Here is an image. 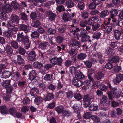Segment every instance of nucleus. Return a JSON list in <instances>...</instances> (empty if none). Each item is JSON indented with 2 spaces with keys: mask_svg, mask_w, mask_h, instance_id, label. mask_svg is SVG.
Instances as JSON below:
<instances>
[{
  "mask_svg": "<svg viewBox=\"0 0 123 123\" xmlns=\"http://www.w3.org/2000/svg\"><path fill=\"white\" fill-rule=\"evenodd\" d=\"M87 31L86 30L83 28L80 29L78 27H75L74 29H72L70 31L69 34L70 36H74L75 37H77V39H79V37H82L81 40L82 42H85L86 41V37H88L89 38L90 36H89L87 37L86 35Z\"/></svg>",
  "mask_w": 123,
  "mask_h": 123,
  "instance_id": "obj_1",
  "label": "nucleus"
},
{
  "mask_svg": "<svg viewBox=\"0 0 123 123\" xmlns=\"http://www.w3.org/2000/svg\"><path fill=\"white\" fill-rule=\"evenodd\" d=\"M16 40L17 41L22 43L25 49H27L29 48L31 44V41L28 35H24L23 32L19 33L17 34Z\"/></svg>",
  "mask_w": 123,
  "mask_h": 123,
  "instance_id": "obj_2",
  "label": "nucleus"
},
{
  "mask_svg": "<svg viewBox=\"0 0 123 123\" xmlns=\"http://www.w3.org/2000/svg\"><path fill=\"white\" fill-rule=\"evenodd\" d=\"M109 88V91H108L107 94L109 98L110 99L112 100L114 98H117L118 94L117 90L116 87H112L110 83L108 82L107 84V86Z\"/></svg>",
  "mask_w": 123,
  "mask_h": 123,
  "instance_id": "obj_3",
  "label": "nucleus"
},
{
  "mask_svg": "<svg viewBox=\"0 0 123 123\" xmlns=\"http://www.w3.org/2000/svg\"><path fill=\"white\" fill-rule=\"evenodd\" d=\"M110 100V99L108 98L106 96L103 95L100 99L101 103L103 106L101 107L102 109L106 111L108 109L111 102Z\"/></svg>",
  "mask_w": 123,
  "mask_h": 123,
  "instance_id": "obj_4",
  "label": "nucleus"
},
{
  "mask_svg": "<svg viewBox=\"0 0 123 123\" xmlns=\"http://www.w3.org/2000/svg\"><path fill=\"white\" fill-rule=\"evenodd\" d=\"M93 98L92 96L90 94L84 95L83 98V103L84 107L86 108L89 106L91 100Z\"/></svg>",
  "mask_w": 123,
  "mask_h": 123,
  "instance_id": "obj_5",
  "label": "nucleus"
},
{
  "mask_svg": "<svg viewBox=\"0 0 123 123\" xmlns=\"http://www.w3.org/2000/svg\"><path fill=\"white\" fill-rule=\"evenodd\" d=\"M37 75V74L36 73L35 71L32 70L29 74V79L31 81L34 80L35 81L38 82L39 80Z\"/></svg>",
  "mask_w": 123,
  "mask_h": 123,
  "instance_id": "obj_6",
  "label": "nucleus"
},
{
  "mask_svg": "<svg viewBox=\"0 0 123 123\" xmlns=\"http://www.w3.org/2000/svg\"><path fill=\"white\" fill-rule=\"evenodd\" d=\"M18 27L19 30L24 31L26 33L29 32L31 29L30 26L23 24L19 25Z\"/></svg>",
  "mask_w": 123,
  "mask_h": 123,
  "instance_id": "obj_7",
  "label": "nucleus"
},
{
  "mask_svg": "<svg viewBox=\"0 0 123 123\" xmlns=\"http://www.w3.org/2000/svg\"><path fill=\"white\" fill-rule=\"evenodd\" d=\"M120 58L119 56L117 55L110 56L109 57L108 61L116 64H118L119 62Z\"/></svg>",
  "mask_w": 123,
  "mask_h": 123,
  "instance_id": "obj_8",
  "label": "nucleus"
},
{
  "mask_svg": "<svg viewBox=\"0 0 123 123\" xmlns=\"http://www.w3.org/2000/svg\"><path fill=\"white\" fill-rule=\"evenodd\" d=\"M123 80V74L119 73L116 75L115 79L113 80V82L115 85H118Z\"/></svg>",
  "mask_w": 123,
  "mask_h": 123,
  "instance_id": "obj_9",
  "label": "nucleus"
},
{
  "mask_svg": "<svg viewBox=\"0 0 123 123\" xmlns=\"http://www.w3.org/2000/svg\"><path fill=\"white\" fill-rule=\"evenodd\" d=\"M91 80H87L84 82L81 81V87L83 89L86 90L88 89L90 86L91 83Z\"/></svg>",
  "mask_w": 123,
  "mask_h": 123,
  "instance_id": "obj_10",
  "label": "nucleus"
},
{
  "mask_svg": "<svg viewBox=\"0 0 123 123\" xmlns=\"http://www.w3.org/2000/svg\"><path fill=\"white\" fill-rule=\"evenodd\" d=\"M110 23V22H107V23L104 22V24H102L101 26L102 27L105 29L106 32L108 34H109L112 30V27L111 26H107Z\"/></svg>",
  "mask_w": 123,
  "mask_h": 123,
  "instance_id": "obj_11",
  "label": "nucleus"
},
{
  "mask_svg": "<svg viewBox=\"0 0 123 123\" xmlns=\"http://www.w3.org/2000/svg\"><path fill=\"white\" fill-rule=\"evenodd\" d=\"M36 56L35 51L32 50L29 53L28 55L27 59L29 61H31L35 60Z\"/></svg>",
  "mask_w": 123,
  "mask_h": 123,
  "instance_id": "obj_12",
  "label": "nucleus"
},
{
  "mask_svg": "<svg viewBox=\"0 0 123 123\" xmlns=\"http://www.w3.org/2000/svg\"><path fill=\"white\" fill-rule=\"evenodd\" d=\"M55 96L52 93H48L44 96L43 100L45 101H50L53 99Z\"/></svg>",
  "mask_w": 123,
  "mask_h": 123,
  "instance_id": "obj_13",
  "label": "nucleus"
},
{
  "mask_svg": "<svg viewBox=\"0 0 123 123\" xmlns=\"http://www.w3.org/2000/svg\"><path fill=\"white\" fill-rule=\"evenodd\" d=\"M72 43L70 44L69 46L70 47H75L77 48H79L81 46L80 43L74 39L71 40Z\"/></svg>",
  "mask_w": 123,
  "mask_h": 123,
  "instance_id": "obj_14",
  "label": "nucleus"
},
{
  "mask_svg": "<svg viewBox=\"0 0 123 123\" xmlns=\"http://www.w3.org/2000/svg\"><path fill=\"white\" fill-rule=\"evenodd\" d=\"M82 103L80 101L77 102L74 104L71 107L74 110L75 112L80 110L81 107Z\"/></svg>",
  "mask_w": 123,
  "mask_h": 123,
  "instance_id": "obj_15",
  "label": "nucleus"
},
{
  "mask_svg": "<svg viewBox=\"0 0 123 123\" xmlns=\"http://www.w3.org/2000/svg\"><path fill=\"white\" fill-rule=\"evenodd\" d=\"M62 19L64 22L70 21L72 20L71 18V14L68 12L64 13L63 14Z\"/></svg>",
  "mask_w": 123,
  "mask_h": 123,
  "instance_id": "obj_16",
  "label": "nucleus"
},
{
  "mask_svg": "<svg viewBox=\"0 0 123 123\" xmlns=\"http://www.w3.org/2000/svg\"><path fill=\"white\" fill-rule=\"evenodd\" d=\"M79 66H78L76 67L75 66H72L70 67L69 69V71L70 73L73 75H75L76 72L78 70H80Z\"/></svg>",
  "mask_w": 123,
  "mask_h": 123,
  "instance_id": "obj_17",
  "label": "nucleus"
},
{
  "mask_svg": "<svg viewBox=\"0 0 123 123\" xmlns=\"http://www.w3.org/2000/svg\"><path fill=\"white\" fill-rule=\"evenodd\" d=\"M12 10V8L9 4L5 5L2 7V10L6 13H8L11 12Z\"/></svg>",
  "mask_w": 123,
  "mask_h": 123,
  "instance_id": "obj_18",
  "label": "nucleus"
},
{
  "mask_svg": "<svg viewBox=\"0 0 123 123\" xmlns=\"http://www.w3.org/2000/svg\"><path fill=\"white\" fill-rule=\"evenodd\" d=\"M46 13L50 21H52L55 19L56 16L55 14L53 13L52 11H47Z\"/></svg>",
  "mask_w": 123,
  "mask_h": 123,
  "instance_id": "obj_19",
  "label": "nucleus"
},
{
  "mask_svg": "<svg viewBox=\"0 0 123 123\" xmlns=\"http://www.w3.org/2000/svg\"><path fill=\"white\" fill-rule=\"evenodd\" d=\"M10 18L15 25L19 23L20 20L19 18L17 15L15 14L12 15L11 16Z\"/></svg>",
  "mask_w": 123,
  "mask_h": 123,
  "instance_id": "obj_20",
  "label": "nucleus"
},
{
  "mask_svg": "<svg viewBox=\"0 0 123 123\" xmlns=\"http://www.w3.org/2000/svg\"><path fill=\"white\" fill-rule=\"evenodd\" d=\"M114 35L115 38L117 40L120 39L121 35V31L118 29H114Z\"/></svg>",
  "mask_w": 123,
  "mask_h": 123,
  "instance_id": "obj_21",
  "label": "nucleus"
},
{
  "mask_svg": "<svg viewBox=\"0 0 123 123\" xmlns=\"http://www.w3.org/2000/svg\"><path fill=\"white\" fill-rule=\"evenodd\" d=\"M118 11L117 9H112L109 12L110 17L111 18H113L118 14Z\"/></svg>",
  "mask_w": 123,
  "mask_h": 123,
  "instance_id": "obj_22",
  "label": "nucleus"
},
{
  "mask_svg": "<svg viewBox=\"0 0 123 123\" xmlns=\"http://www.w3.org/2000/svg\"><path fill=\"white\" fill-rule=\"evenodd\" d=\"M8 110L7 107L5 105H3L0 106L1 113L2 115L8 114Z\"/></svg>",
  "mask_w": 123,
  "mask_h": 123,
  "instance_id": "obj_23",
  "label": "nucleus"
},
{
  "mask_svg": "<svg viewBox=\"0 0 123 123\" xmlns=\"http://www.w3.org/2000/svg\"><path fill=\"white\" fill-rule=\"evenodd\" d=\"M49 43L47 42L41 43L39 44V48L41 49L44 50L48 48Z\"/></svg>",
  "mask_w": 123,
  "mask_h": 123,
  "instance_id": "obj_24",
  "label": "nucleus"
},
{
  "mask_svg": "<svg viewBox=\"0 0 123 123\" xmlns=\"http://www.w3.org/2000/svg\"><path fill=\"white\" fill-rule=\"evenodd\" d=\"M5 49V53L6 55H10L12 53V47L9 45L7 44Z\"/></svg>",
  "mask_w": 123,
  "mask_h": 123,
  "instance_id": "obj_25",
  "label": "nucleus"
},
{
  "mask_svg": "<svg viewBox=\"0 0 123 123\" xmlns=\"http://www.w3.org/2000/svg\"><path fill=\"white\" fill-rule=\"evenodd\" d=\"M49 46L51 48H53L57 45L56 39L55 38L53 37L49 38Z\"/></svg>",
  "mask_w": 123,
  "mask_h": 123,
  "instance_id": "obj_26",
  "label": "nucleus"
},
{
  "mask_svg": "<svg viewBox=\"0 0 123 123\" xmlns=\"http://www.w3.org/2000/svg\"><path fill=\"white\" fill-rule=\"evenodd\" d=\"M91 61V62L89 61H84L83 62V63L87 67L90 68L92 66V62L95 63L97 62L96 59L93 58H92Z\"/></svg>",
  "mask_w": 123,
  "mask_h": 123,
  "instance_id": "obj_27",
  "label": "nucleus"
},
{
  "mask_svg": "<svg viewBox=\"0 0 123 123\" xmlns=\"http://www.w3.org/2000/svg\"><path fill=\"white\" fill-rule=\"evenodd\" d=\"M72 84L76 86L79 87L81 84V81L76 77H74L72 80Z\"/></svg>",
  "mask_w": 123,
  "mask_h": 123,
  "instance_id": "obj_28",
  "label": "nucleus"
},
{
  "mask_svg": "<svg viewBox=\"0 0 123 123\" xmlns=\"http://www.w3.org/2000/svg\"><path fill=\"white\" fill-rule=\"evenodd\" d=\"M15 24L11 19L7 22V26L8 29L13 30L15 28Z\"/></svg>",
  "mask_w": 123,
  "mask_h": 123,
  "instance_id": "obj_29",
  "label": "nucleus"
},
{
  "mask_svg": "<svg viewBox=\"0 0 123 123\" xmlns=\"http://www.w3.org/2000/svg\"><path fill=\"white\" fill-rule=\"evenodd\" d=\"M104 76V73L101 71H99L94 75L95 78L97 80H99L103 78Z\"/></svg>",
  "mask_w": 123,
  "mask_h": 123,
  "instance_id": "obj_30",
  "label": "nucleus"
},
{
  "mask_svg": "<svg viewBox=\"0 0 123 123\" xmlns=\"http://www.w3.org/2000/svg\"><path fill=\"white\" fill-rule=\"evenodd\" d=\"M33 67L36 68L41 69L43 67V65L41 62L36 61L33 63Z\"/></svg>",
  "mask_w": 123,
  "mask_h": 123,
  "instance_id": "obj_31",
  "label": "nucleus"
},
{
  "mask_svg": "<svg viewBox=\"0 0 123 123\" xmlns=\"http://www.w3.org/2000/svg\"><path fill=\"white\" fill-rule=\"evenodd\" d=\"M12 74V73L11 72L5 71L2 73V77L3 78H7L11 76Z\"/></svg>",
  "mask_w": 123,
  "mask_h": 123,
  "instance_id": "obj_32",
  "label": "nucleus"
},
{
  "mask_svg": "<svg viewBox=\"0 0 123 123\" xmlns=\"http://www.w3.org/2000/svg\"><path fill=\"white\" fill-rule=\"evenodd\" d=\"M39 92V90L38 89L34 87L31 90L30 94L32 96L35 97L38 94Z\"/></svg>",
  "mask_w": 123,
  "mask_h": 123,
  "instance_id": "obj_33",
  "label": "nucleus"
},
{
  "mask_svg": "<svg viewBox=\"0 0 123 123\" xmlns=\"http://www.w3.org/2000/svg\"><path fill=\"white\" fill-rule=\"evenodd\" d=\"M64 109V106L62 105L57 106L55 108V110L58 114H62Z\"/></svg>",
  "mask_w": 123,
  "mask_h": 123,
  "instance_id": "obj_34",
  "label": "nucleus"
},
{
  "mask_svg": "<svg viewBox=\"0 0 123 123\" xmlns=\"http://www.w3.org/2000/svg\"><path fill=\"white\" fill-rule=\"evenodd\" d=\"M75 75V77L78 79H83L85 77L84 75L80 70L77 71Z\"/></svg>",
  "mask_w": 123,
  "mask_h": 123,
  "instance_id": "obj_35",
  "label": "nucleus"
},
{
  "mask_svg": "<svg viewBox=\"0 0 123 123\" xmlns=\"http://www.w3.org/2000/svg\"><path fill=\"white\" fill-rule=\"evenodd\" d=\"M17 40H12L10 42L11 46L15 49H17L19 48V45Z\"/></svg>",
  "mask_w": 123,
  "mask_h": 123,
  "instance_id": "obj_36",
  "label": "nucleus"
},
{
  "mask_svg": "<svg viewBox=\"0 0 123 123\" xmlns=\"http://www.w3.org/2000/svg\"><path fill=\"white\" fill-rule=\"evenodd\" d=\"M43 101V99L42 97L40 96H38L35 98L34 103L36 105H39Z\"/></svg>",
  "mask_w": 123,
  "mask_h": 123,
  "instance_id": "obj_37",
  "label": "nucleus"
},
{
  "mask_svg": "<svg viewBox=\"0 0 123 123\" xmlns=\"http://www.w3.org/2000/svg\"><path fill=\"white\" fill-rule=\"evenodd\" d=\"M62 114L63 116L68 118L71 117L72 113L69 110L65 109Z\"/></svg>",
  "mask_w": 123,
  "mask_h": 123,
  "instance_id": "obj_38",
  "label": "nucleus"
},
{
  "mask_svg": "<svg viewBox=\"0 0 123 123\" xmlns=\"http://www.w3.org/2000/svg\"><path fill=\"white\" fill-rule=\"evenodd\" d=\"M40 34L37 31H34L32 32L31 34V37L33 39H37L39 37Z\"/></svg>",
  "mask_w": 123,
  "mask_h": 123,
  "instance_id": "obj_39",
  "label": "nucleus"
},
{
  "mask_svg": "<svg viewBox=\"0 0 123 123\" xmlns=\"http://www.w3.org/2000/svg\"><path fill=\"white\" fill-rule=\"evenodd\" d=\"M17 58L16 62L18 64L21 65L24 63V60L21 55H17Z\"/></svg>",
  "mask_w": 123,
  "mask_h": 123,
  "instance_id": "obj_40",
  "label": "nucleus"
},
{
  "mask_svg": "<svg viewBox=\"0 0 123 123\" xmlns=\"http://www.w3.org/2000/svg\"><path fill=\"white\" fill-rule=\"evenodd\" d=\"M55 39L56 43L58 44H60L63 42L64 40V38L62 36L59 35L56 36Z\"/></svg>",
  "mask_w": 123,
  "mask_h": 123,
  "instance_id": "obj_41",
  "label": "nucleus"
},
{
  "mask_svg": "<svg viewBox=\"0 0 123 123\" xmlns=\"http://www.w3.org/2000/svg\"><path fill=\"white\" fill-rule=\"evenodd\" d=\"M94 69H91L89 71L88 73V77L89 79L92 82L93 84H94L93 82L94 79L92 77V75L94 73L95 71Z\"/></svg>",
  "mask_w": 123,
  "mask_h": 123,
  "instance_id": "obj_42",
  "label": "nucleus"
},
{
  "mask_svg": "<svg viewBox=\"0 0 123 123\" xmlns=\"http://www.w3.org/2000/svg\"><path fill=\"white\" fill-rule=\"evenodd\" d=\"M12 78V79L14 81H17L20 79L21 77V74L20 72L16 71L14 74Z\"/></svg>",
  "mask_w": 123,
  "mask_h": 123,
  "instance_id": "obj_43",
  "label": "nucleus"
},
{
  "mask_svg": "<svg viewBox=\"0 0 123 123\" xmlns=\"http://www.w3.org/2000/svg\"><path fill=\"white\" fill-rule=\"evenodd\" d=\"M115 50L110 47H109L107 49L105 54H106L109 56L112 55L114 54Z\"/></svg>",
  "mask_w": 123,
  "mask_h": 123,
  "instance_id": "obj_44",
  "label": "nucleus"
},
{
  "mask_svg": "<svg viewBox=\"0 0 123 123\" xmlns=\"http://www.w3.org/2000/svg\"><path fill=\"white\" fill-rule=\"evenodd\" d=\"M17 111V109L15 107H11L8 110V114H10L12 116H14L15 114Z\"/></svg>",
  "mask_w": 123,
  "mask_h": 123,
  "instance_id": "obj_45",
  "label": "nucleus"
},
{
  "mask_svg": "<svg viewBox=\"0 0 123 123\" xmlns=\"http://www.w3.org/2000/svg\"><path fill=\"white\" fill-rule=\"evenodd\" d=\"M53 75L52 74H46L44 76V79L46 81H52L53 80Z\"/></svg>",
  "mask_w": 123,
  "mask_h": 123,
  "instance_id": "obj_46",
  "label": "nucleus"
},
{
  "mask_svg": "<svg viewBox=\"0 0 123 123\" xmlns=\"http://www.w3.org/2000/svg\"><path fill=\"white\" fill-rule=\"evenodd\" d=\"M0 19L2 21H6L8 19L6 13L5 12H1L0 13Z\"/></svg>",
  "mask_w": 123,
  "mask_h": 123,
  "instance_id": "obj_47",
  "label": "nucleus"
},
{
  "mask_svg": "<svg viewBox=\"0 0 123 123\" xmlns=\"http://www.w3.org/2000/svg\"><path fill=\"white\" fill-rule=\"evenodd\" d=\"M98 108V105L96 104H92L89 107V109L91 111H94L97 110Z\"/></svg>",
  "mask_w": 123,
  "mask_h": 123,
  "instance_id": "obj_48",
  "label": "nucleus"
},
{
  "mask_svg": "<svg viewBox=\"0 0 123 123\" xmlns=\"http://www.w3.org/2000/svg\"><path fill=\"white\" fill-rule=\"evenodd\" d=\"M109 14L108 11L106 10H103L100 14V16L101 18H104Z\"/></svg>",
  "mask_w": 123,
  "mask_h": 123,
  "instance_id": "obj_49",
  "label": "nucleus"
},
{
  "mask_svg": "<svg viewBox=\"0 0 123 123\" xmlns=\"http://www.w3.org/2000/svg\"><path fill=\"white\" fill-rule=\"evenodd\" d=\"M66 29V25H63L59 28L58 32L59 33H63L65 31Z\"/></svg>",
  "mask_w": 123,
  "mask_h": 123,
  "instance_id": "obj_50",
  "label": "nucleus"
},
{
  "mask_svg": "<svg viewBox=\"0 0 123 123\" xmlns=\"http://www.w3.org/2000/svg\"><path fill=\"white\" fill-rule=\"evenodd\" d=\"M87 56V55L86 54L80 53L78 55L77 58L79 60H82L86 58Z\"/></svg>",
  "mask_w": 123,
  "mask_h": 123,
  "instance_id": "obj_51",
  "label": "nucleus"
},
{
  "mask_svg": "<svg viewBox=\"0 0 123 123\" xmlns=\"http://www.w3.org/2000/svg\"><path fill=\"white\" fill-rule=\"evenodd\" d=\"M11 80L9 79H7L3 80L1 83V85L3 87L9 85L10 84Z\"/></svg>",
  "mask_w": 123,
  "mask_h": 123,
  "instance_id": "obj_52",
  "label": "nucleus"
},
{
  "mask_svg": "<svg viewBox=\"0 0 123 123\" xmlns=\"http://www.w3.org/2000/svg\"><path fill=\"white\" fill-rule=\"evenodd\" d=\"M12 32L11 31L8 30L4 32L3 34L4 36L7 38L10 37L12 36Z\"/></svg>",
  "mask_w": 123,
  "mask_h": 123,
  "instance_id": "obj_53",
  "label": "nucleus"
},
{
  "mask_svg": "<svg viewBox=\"0 0 123 123\" xmlns=\"http://www.w3.org/2000/svg\"><path fill=\"white\" fill-rule=\"evenodd\" d=\"M19 15L22 20L25 21L28 20L27 16L25 13H21Z\"/></svg>",
  "mask_w": 123,
  "mask_h": 123,
  "instance_id": "obj_54",
  "label": "nucleus"
},
{
  "mask_svg": "<svg viewBox=\"0 0 123 123\" xmlns=\"http://www.w3.org/2000/svg\"><path fill=\"white\" fill-rule=\"evenodd\" d=\"M18 49V51L17 52L19 53L20 54L22 55H25L26 52V50L24 48L20 47H19Z\"/></svg>",
  "mask_w": 123,
  "mask_h": 123,
  "instance_id": "obj_55",
  "label": "nucleus"
},
{
  "mask_svg": "<svg viewBox=\"0 0 123 123\" xmlns=\"http://www.w3.org/2000/svg\"><path fill=\"white\" fill-rule=\"evenodd\" d=\"M99 87L102 91L104 92H106L108 89V87L107 86L101 84L99 85Z\"/></svg>",
  "mask_w": 123,
  "mask_h": 123,
  "instance_id": "obj_56",
  "label": "nucleus"
},
{
  "mask_svg": "<svg viewBox=\"0 0 123 123\" xmlns=\"http://www.w3.org/2000/svg\"><path fill=\"white\" fill-rule=\"evenodd\" d=\"M65 3L67 7L68 8L72 7L74 5L73 2L71 0L67 1H66Z\"/></svg>",
  "mask_w": 123,
  "mask_h": 123,
  "instance_id": "obj_57",
  "label": "nucleus"
},
{
  "mask_svg": "<svg viewBox=\"0 0 123 123\" xmlns=\"http://www.w3.org/2000/svg\"><path fill=\"white\" fill-rule=\"evenodd\" d=\"M41 25L40 22L38 20H36L33 23L32 26L34 27L39 28Z\"/></svg>",
  "mask_w": 123,
  "mask_h": 123,
  "instance_id": "obj_58",
  "label": "nucleus"
},
{
  "mask_svg": "<svg viewBox=\"0 0 123 123\" xmlns=\"http://www.w3.org/2000/svg\"><path fill=\"white\" fill-rule=\"evenodd\" d=\"M77 52V50L76 49H71L68 52V53L70 54L71 56L74 57L76 55Z\"/></svg>",
  "mask_w": 123,
  "mask_h": 123,
  "instance_id": "obj_59",
  "label": "nucleus"
},
{
  "mask_svg": "<svg viewBox=\"0 0 123 123\" xmlns=\"http://www.w3.org/2000/svg\"><path fill=\"white\" fill-rule=\"evenodd\" d=\"M18 86L21 88L25 87L26 85V82L25 81H19L18 82Z\"/></svg>",
  "mask_w": 123,
  "mask_h": 123,
  "instance_id": "obj_60",
  "label": "nucleus"
},
{
  "mask_svg": "<svg viewBox=\"0 0 123 123\" xmlns=\"http://www.w3.org/2000/svg\"><path fill=\"white\" fill-rule=\"evenodd\" d=\"M6 42L5 38L2 37H0V44L2 45L4 48L6 46L7 44L6 43Z\"/></svg>",
  "mask_w": 123,
  "mask_h": 123,
  "instance_id": "obj_61",
  "label": "nucleus"
},
{
  "mask_svg": "<svg viewBox=\"0 0 123 123\" xmlns=\"http://www.w3.org/2000/svg\"><path fill=\"white\" fill-rule=\"evenodd\" d=\"M81 15L83 19H86L88 17L89 14L88 12L85 10L83 11L82 12Z\"/></svg>",
  "mask_w": 123,
  "mask_h": 123,
  "instance_id": "obj_62",
  "label": "nucleus"
},
{
  "mask_svg": "<svg viewBox=\"0 0 123 123\" xmlns=\"http://www.w3.org/2000/svg\"><path fill=\"white\" fill-rule=\"evenodd\" d=\"M111 62H108L107 63L105 66V68L106 69H111L113 67V66L112 64L111 63Z\"/></svg>",
  "mask_w": 123,
  "mask_h": 123,
  "instance_id": "obj_63",
  "label": "nucleus"
},
{
  "mask_svg": "<svg viewBox=\"0 0 123 123\" xmlns=\"http://www.w3.org/2000/svg\"><path fill=\"white\" fill-rule=\"evenodd\" d=\"M63 61V60L61 57L58 58L56 57V65L60 66H61Z\"/></svg>",
  "mask_w": 123,
  "mask_h": 123,
  "instance_id": "obj_64",
  "label": "nucleus"
}]
</instances>
